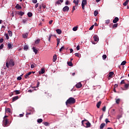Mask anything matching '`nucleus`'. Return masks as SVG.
Returning a JSON list of instances; mask_svg holds the SVG:
<instances>
[{
    "label": "nucleus",
    "mask_w": 129,
    "mask_h": 129,
    "mask_svg": "<svg viewBox=\"0 0 129 129\" xmlns=\"http://www.w3.org/2000/svg\"><path fill=\"white\" fill-rule=\"evenodd\" d=\"M76 102V100L75 98L73 97H70L67 100L66 102V105H68V104H74Z\"/></svg>",
    "instance_id": "1"
},
{
    "label": "nucleus",
    "mask_w": 129,
    "mask_h": 129,
    "mask_svg": "<svg viewBox=\"0 0 129 129\" xmlns=\"http://www.w3.org/2000/svg\"><path fill=\"white\" fill-rule=\"evenodd\" d=\"M6 67H7V68H9L10 67H14V66H15V61H14V59H11L10 60V61L9 62L7 61L6 62Z\"/></svg>",
    "instance_id": "2"
},
{
    "label": "nucleus",
    "mask_w": 129,
    "mask_h": 129,
    "mask_svg": "<svg viewBox=\"0 0 129 129\" xmlns=\"http://www.w3.org/2000/svg\"><path fill=\"white\" fill-rule=\"evenodd\" d=\"M87 5V0H83L82 2V8L83 10H85V6Z\"/></svg>",
    "instance_id": "3"
},
{
    "label": "nucleus",
    "mask_w": 129,
    "mask_h": 129,
    "mask_svg": "<svg viewBox=\"0 0 129 129\" xmlns=\"http://www.w3.org/2000/svg\"><path fill=\"white\" fill-rule=\"evenodd\" d=\"M3 124L5 126H8V124H9V120L7 118L4 119Z\"/></svg>",
    "instance_id": "4"
},
{
    "label": "nucleus",
    "mask_w": 129,
    "mask_h": 129,
    "mask_svg": "<svg viewBox=\"0 0 129 129\" xmlns=\"http://www.w3.org/2000/svg\"><path fill=\"white\" fill-rule=\"evenodd\" d=\"M114 74V73L112 72H110L109 73L108 75V78L110 79L109 78H112V76Z\"/></svg>",
    "instance_id": "5"
},
{
    "label": "nucleus",
    "mask_w": 129,
    "mask_h": 129,
    "mask_svg": "<svg viewBox=\"0 0 129 129\" xmlns=\"http://www.w3.org/2000/svg\"><path fill=\"white\" fill-rule=\"evenodd\" d=\"M45 73V69L44 68H41L40 71L39 72V75H41L42 74H44Z\"/></svg>",
    "instance_id": "6"
},
{
    "label": "nucleus",
    "mask_w": 129,
    "mask_h": 129,
    "mask_svg": "<svg viewBox=\"0 0 129 129\" xmlns=\"http://www.w3.org/2000/svg\"><path fill=\"white\" fill-rule=\"evenodd\" d=\"M62 11L65 12H68L69 11V7L68 6H65L63 8Z\"/></svg>",
    "instance_id": "7"
},
{
    "label": "nucleus",
    "mask_w": 129,
    "mask_h": 129,
    "mask_svg": "<svg viewBox=\"0 0 129 129\" xmlns=\"http://www.w3.org/2000/svg\"><path fill=\"white\" fill-rule=\"evenodd\" d=\"M32 74V72H29L28 73L26 74L25 76H24V78L25 79H27L29 78V76Z\"/></svg>",
    "instance_id": "8"
},
{
    "label": "nucleus",
    "mask_w": 129,
    "mask_h": 129,
    "mask_svg": "<svg viewBox=\"0 0 129 129\" xmlns=\"http://www.w3.org/2000/svg\"><path fill=\"white\" fill-rule=\"evenodd\" d=\"M76 87L78 89L81 88L82 87V84L81 83H79L76 85Z\"/></svg>",
    "instance_id": "9"
},
{
    "label": "nucleus",
    "mask_w": 129,
    "mask_h": 129,
    "mask_svg": "<svg viewBox=\"0 0 129 129\" xmlns=\"http://www.w3.org/2000/svg\"><path fill=\"white\" fill-rule=\"evenodd\" d=\"M119 21V19L118 17H115L114 20H113V23L114 24H116Z\"/></svg>",
    "instance_id": "10"
},
{
    "label": "nucleus",
    "mask_w": 129,
    "mask_h": 129,
    "mask_svg": "<svg viewBox=\"0 0 129 129\" xmlns=\"http://www.w3.org/2000/svg\"><path fill=\"white\" fill-rule=\"evenodd\" d=\"M93 38H94V41L95 42H98V41L99 38H98V37L97 35H94L93 36Z\"/></svg>",
    "instance_id": "11"
},
{
    "label": "nucleus",
    "mask_w": 129,
    "mask_h": 129,
    "mask_svg": "<svg viewBox=\"0 0 129 129\" xmlns=\"http://www.w3.org/2000/svg\"><path fill=\"white\" fill-rule=\"evenodd\" d=\"M10 49H13V45L11 43L8 44V49L10 50Z\"/></svg>",
    "instance_id": "12"
},
{
    "label": "nucleus",
    "mask_w": 129,
    "mask_h": 129,
    "mask_svg": "<svg viewBox=\"0 0 129 129\" xmlns=\"http://www.w3.org/2000/svg\"><path fill=\"white\" fill-rule=\"evenodd\" d=\"M18 99H19V96H15L13 97L12 101L14 102V101H16V100H18Z\"/></svg>",
    "instance_id": "13"
},
{
    "label": "nucleus",
    "mask_w": 129,
    "mask_h": 129,
    "mask_svg": "<svg viewBox=\"0 0 129 129\" xmlns=\"http://www.w3.org/2000/svg\"><path fill=\"white\" fill-rule=\"evenodd\" d=\"M63 2H64L63 0H58L55 3V5H61V3Z\"/></svg>",
    "instance_id": "14"
},
{
    "label": "nucleus",
    "mask_w": 129,
    "mask_h": 129,
    "mask_svg": "<svg viewBox=\"0 0 129 129\" xmlns=\"http://www.w3.org/2000/svg\"><path fill=\"white\" fill-rule=\"evenodd\" d=\"M74 4H75L76 7H77L78 6V4H79V0H77V1L75 0L73 1Z\"/></svg>",
    "instance_id": "15"
},
{
    "label": "nucleus",
    "mask_w": 129,
    "mask_h": 129,
    "mask_svg": "<svg viewBox=\"0 0 129 129\" xmlns=\"http://www.w3.org/2000/svg\"><path fill=\"white\" fill-rule=\"evenodd\" d=\"M33 52H34L35 54H38V50L35 47H33L32 48Z\"/></svg>",
    "instance_id": "16"
},
{
    "label": "nucleus",
    "mask_w": 129,
    "mask_h": 129,
    "mask_svg": "<svg viewBox=\"0 0 129 129\" xmlns=\"http://www.w3.org/2000/svg\"><path fill=\"white\" fill-rule=\"evenodd\" d=\"M115 100L116 104H119V103L120 102V99H115Z\"/></svg>",
    "instance_id": "17"
},
{
    "label": "nucleus",
    "mask_w": 129,
    "mask_h": 129,
    "mask_svg": "<svg viewBox=\"0 0 129 129\" xmlns=\"http://www.w3.org/2000/svg\"><path fill=\"white\" fill-rule=\"evenodd\" d=\"M56 60H57V55L54 54L53 57V62H56Z\"/></svg>",
    "instance_id": "18"
},
{
    "label": "nucleus",
    "mask_w": 129,
    "mask_h": 129,
    "mask_svg": "<svg viewBox=\"0 0 129 129\" xmlns=\"http://www.w3.org/2000/svg\"><path fill=\"white\" fill-rule=\"evenodd\" d=\"M87 121H88V122L87 123H86V124L87 125L86 127H90L91 124L88 120Z\"/></svg>",
    "instance_id": "19"
},
{
    "label": "nucleus",
    "mask_w": 129,
    "mask_h": 129,
    "mask_svg": "<svg viewBox=\"0 0 129 129\" xmlns=\"http://www.w3.org/2000/svg\"><path fill=\"white\" fill-rule=\"evenodd\" d=\"M27 16L29 18H32V17H33V13H32V12H28Z\"/></svg>",
    "instance_id": "20"
},
{
    "label": "nucleus",
    "mask_w": 129,
    "mask_h": 129,
    "mask_svg": "<svg viewBox=\"0 0 129 129\" xmlns=\"http://www.w3.org/2000/svg\"><path fill=\"white\" fill-rule=\"evenodd\" d=\"M104 126H105V123H101L100 126V129H103V127H104Z\"/></svg>",
    "instance_id": "21"
},
{
    "label": "nucleus",
    "mask_w": 129,
    "mask_h": 129,
    "mask_svg": "<svg viewBox=\"0 0 129 129\" xmlns=\"http://www.w3.org/2000/svg\"><path fill=\"white\" fill-rule=\"evenodd\" d=\"M16 9H17L18 10H20V9H22V6H20L19 4H17L16 7Z\"/></svg>",
    "instance_id": "22"
},
{
    "label": "nucleus",
    "mask_w": 129,
    "mask_h": 129,
    "mask_svg": "<svg viewBox=\"0 0 129 129\" xmlns=\"http://www.w3.org/2000/svg\"><path fill=\"white\" fill-rule=\"evenodd\" d=\"M6 112H7V113H11V108H6Z\"/></svg>",
    "instance_id": "23"
},
{
    "label": "nucleus",
    "mask_w": 129,
    "mask_h": 129,
    "mask_svg": "<svg viewBox=\"0 0 129 129\" xmlns=\"http://www.w3.org/2000/svg\"><path fill=\"white\" fill-rule=\"evenodd\" d=\"M56 32L57 34H58V35L61 34L62 33V31L60 29H56Z\"/></svg>",
    "instance_id": "24"
},
{
    "label": "nucleus",
    "mask_w": 129,
    "mask_h": 129,
    "mask_svg": "<svg viewBox=\"0 0 129 129\" xmlns=\"http://www.w3.org/2000/svg\"><path fill=\"white\" fill-rule=\"evenodd\" d=\"M101 104V101H99L97 103V108H99L100 107Z\"/></svg>",
    "instance_id": "25"
},
{
    "label": "nucleus",
    "mask_w": 129,
    "mask_h": 129,
    "mask_svg": "<svg viewBox=\"0 0 129 129\" xmlns=\"http://www.w3.org/2000/svg\"><path fill=\"white\" fill-rule=\"evenodd\" d=\"M129 0H126L125 2L123 4V6L124 7H125L128 4Z\"/></svg>",
    "instance_id": "26"
},
{
    "label": "nucleus",
    "mask_w": 129,
    "mask_h": 129,
    "mask_svg": "<svg viewBox=\"0 0 129 129\" xmlns=\"http://www.w3.org/2000/svg\"><path fill=\"white\" fill-rule=\"evenodd\" d=\"M67 64L70 67H72L73 66V63H72V61H69L67 62Z\"/></svg>",
    "instance_id": "27"
},
{
    "label": "nucleus",
    "mask_w": 129,
    "mask_h": 129,
    "mask_svg": "<svg viewBox=\"0 0 129 129\" xmlns=\"http://www.w3.org/2000/svg\"><path fill=\"white\" fill-rule=\"evenodd\" d=\"M37 122L38 123H42L43 122V119L42 118H39L37 119Z\"/></svg>",
    "instance_id": "28"
},
{
    "label": "nucleus",
    "mask_w": 129,
    "mask_h": 129,
    "mask_svg": "<svg viewBox=\"0 0 129 129\" xmlns=\"http://www.w3.org/2000/svg\"><path fill=\"white\" fill-rule=\"evenodd\" d=\"M18 15H19V16H21L22 17L24 16V15H25V13L22 11H20V12H18Z\"/></svg>",
    "instance_id": "29"
},
{
    "label": "nucleus",
    "mask_w": 129,
    "mask_h": 129,
    "mask_svg": "<svg viewBox=\"0 0 129 129\" xmlns=\"http://www.w3.org/2000/svg\"><path fill=\"white\" fill-rule=\"evenodd\" d=\"M27 37L28 33L23 34V38H24V39H27Z\"/></svg>",
    "instance_id": "30"
},
{
    "label": "nucleus",
    "mask_w": 129,
    "mask_h": 129,
    "mask_svg": "<svg viewBox=\"0 0 129 129\" xmlns=\"http://www.w3.org/2000/svg\"><path fill=\"white\" fill-rule=\"evenodd\" d=\"M94 15L95 17H96L98 15V11H95L94 12Z\"/></svg>",
    "instance_id": "31"
},
{
    "label": "nucleus",
    "mask_w": 129,
    "mask_h": 129,
    "mask_svg": "<svg viewBox=\"0 0 129 129\" xmlns=\"http://www.w3.org/2000/svg\"><path fill=\"white\" fill-rule=\"evenodd\" d=\"M8 34H9L10 37H12V36H13V32L12 31H9Z\"/></svg>",
    "instance_id": "32"
},
{
    "label": "nucleus",
    "mask_w": 129,
    "mask_h": 129,
    "mask_svg": "<svg viewBox=\"0 0 129 129\" xmlns=\"http://www.w3.org/2000/svg\"><path fill=\"white\" fill-rule=\"evenodd\" d=\"M40 39H37V40L35 41V44H36V45L38 44H39V43H40Z\"/></svg>",
    "instance_id": "33"
},
{
    "label": "nucleus",
    "mask_w": 129,
    "mask_h": 129,
    "mask_svg": "<svg viewBox=\"0 0 129 129\" xmlns=\"http://www.w3.org/2000/svg\"><path fill=\"white\" fill-rule=\"evenodd\" d=\"M118 25V24L117 23L114 24L112 26L113 29H114V28H117Z\"/></svg>",
    "instance_id": "34"
},
{
    "label": "nucleus",
    "mask_w": 129,
    "mask_h": 129,
    "mask_svg": "<svg viewBox=\"0 0 129 129\" xmlns=\"http://www.w3.org/2000/svg\"><path fill=\"white\" fill-rule=\"evenodd\" d=\"M77 29H78V27H75L73 28V30L74 31V32H76V31L77 30Z\"/></svg>",
    "instance_id": "35"
},
{
    "label": "nucleus",
    "mask_w": 129,
    "mask_h": 129,
    "mask_svg": "<svg viewBox=\"0 0 129 129\" xmlns=\"http://www.w3.org/2000/svg\"><path fill=\"white\" fill-rule=\"evenodd\" d=\"M126 64V61L124 60L121 63V66L125 65Z\"/></svg>",
    "instance_id": "36"
},
{
    "label": "nucleus",
    "mask_w": 129,
    "mask_h": 129,
    "mask_svg": "<svg viewBox=\"0 0 129 129\" xmlns=\"http://www.w3.org/2000/svg\"><path fill=\"white\" fill-rule=\"evenodd\" d=\"M22 76L23 75H21L20 76L17 77V80H22Z\"/></svg>",
    "instance_id": "37"
},
{
    "label": "nucleus",
    "mask_w": 129,
    "mask_h": 129,
    "mask_svg": "<svg viewBox=\"0 0 129 129\" xmlns=\"http://www.w3.org/2000/svg\"><path fill=\"white\" fill-rule=\"evenodd\" d=\"M56 41L57 42V46H58V45H59V44H60V39L57 38Z\"/></svg>",
    "instance_id": "38"
},
{
    "label": "nucleus",
    "mask_w": 129,
    "mask_h": 129,
    "mask_svg": "<svg viewBox=\"0 0 129 129\" xmlns=\"http://www.w3.org/2000/svg\"><path fill=\"white\" fill-rule=\"evenodd\" d=\"M14 92H15L16 95L20 94V91L19 90H15Z\"/></svg>",
    "instance_id": "39"
},
{
    "label": "nucleus",
    "mask_w": 129,
    "mask_h": 129,
    "mask_svg": "<svg viewBox=\"0 0 129 129\" xmlns=\"http://www.w3.org/2000/svg\"><path fill=\"white\" fill-rule=\"evenodd\" d=\"M107 57V56L105 54H103L102 55V58H103V60H105V59H106Z\"/></svg>",
    "instance_id": "40"
},
{
    "label": "nucleus",
    "mask_w": 129,
    "mask_h": 129,
    "mask_svg": "<svg viewBox=\"0 0 129 129\" xmlns=\"http://www.w3.org/2000/svg\"><path fill=\"white\" fill-rule=\"evenodd\" d=\"M35 66H37V65H36V64H35V63L31 64V68L32 69H34V68L35 67Z\"/></svg>",
    "instance_id": "41"
},
{
    "label": "nucleus",
    "mask_w": 129,
    "mask_h": 129,
    "mask_svg": "<svg viewBox=\"0 0 129 129\" xmlns=\"http://www.w3.org/2000/svg\"><path fill=\"white\" fill-rule=\"evenodd\" d=\"M28 49H29V47L28 46V45H25L24 47V50H28Z\"/></svg>",
    "instance_id": "42"
},
{
    "label": "nucleus",
    "mask_w": 129,
    "mask_h": 129,
    "mask_svg": "<svg viewBox=\"0 0 129 129\" xmlns=\"http://www.w3.org/2000/svg\"><path fill=\"white\" fill-rule=\"evenodd\" d=\"M5 36H6V38L7 40H9V39H10V37H9V34H5Z\"/></svg>",
    "instance_id": "43"
},
{
    "label": "nucleus",
    "mask_w": 129,
    "mask_h": 129,
    "mask_svg": "<svg viewBox=\"0 0 129 129\" xmlns=\"http://www.w3.org/2000/svg\"><path fill=\"white\" fill-rule=\"evenodd\" d=\"M31 114H32V113H31V112L27 113L26 114V117H29V115H30Z\"/></svg>",
    "instance_id": "44"
},
{
    "label": "nucleus",
    "mask_w": 129,
    "mask_h": 129,
    "mask_svg": "<svg viewBox=\"0 0 129 129\" xmlns=\"http://www.w3.org/2000/svg\"><path fill=\"white\" fill-rule=\"evenodd\" d=\"M52 36H53V35L52 34H50L49 36V38H48V41L49 42H51V38H52Z\"/></svg>",
    "instance_id": "45"
},
{
    "label": "nucleus",
    "mask_w": 129,
    "mask_h": 129,
    "mask_svg": "<svg viewBox=\"0 0 129 129\" xmlns=\"http://www.w3.org/2000/svg\"><path fill=\"white\" fill-rule=\"evenodd\" d=\"M129 84H125L124 88H126V89H127L128 88Z\"/></svg>",
    "instance_id": "46"
},
{
    "label": "nucleus",
    "mask_w": 129,
    "mask_h": 129,
    "mask_svg": "<svg viewBox=\"0 0 129 129\" xmlns=\"http://www.w3.org/2000/svg\"><path fill=\"white\" fill-rule=\"evenodd\" d=\"M64 49H65V47L64 46H62L59 49V52H61L62 50H64Z\"/></svg>",
    "instance_id": "47"
},
{
    "label": "nucleus",
    "mask_w": 129,
    "mask_h": 129,
    "mask_svg": "<svg viewBox=\"0 0 129 129\" xmlns=\"http://www.w3.org/2000/svg\"><path fill=\"white\" fill-rule=\"evenodd\" d=\"M105 24H110V20H106Z\"/></svg>",
    "instance_id": "48"
},
{
    "label": "nucleus",
    "mask_w": 129,
    "mask_h": 129,
    "mask_svg": "<svg viewBox=\"0 0 129 129\" xmlns=\"http://www.w3.org/2000/svg\"><path fill=\"white\" fill-rule=\"evenodd\" d=\"M43 124L44 125H46V126H48V125H49V123L47 122H44Z\"/></svg>",
    "instance_id": "49"
},
{
    "label": "nucleus",
    "mask_w": 129,
    "mask_h": 129,
    "mask_svg": "<svg viewBox=\"0 0 129 129\" xmlns=\"http://www.w3.org/2000/svg\"><path fill=\"white\" fill-rule=\"evenodd\" d=\"M27 22V19H23L22 20V23L23 24H26V22Z\"/></svg>",
    "instance_id": "50"
},
{
    "label": "nucleus",
    "mask_w": 129,
    "mask_h": 129,
    "mask_svg": "<svg viewBox=\"0 0 129 129\" xmlns=\"http://www.w3.org/2000/svg\"><path fill=\"white\" fill-rule=\"evenodd\" d=\"M41 7L43 9H46V5H45V4H41Z\"/></svg>",
    "instance_id": "51"
},
{
    "label": "nucleus",
    "mask_w": 129,
    "mask_h": 129,
    "mask_svg": "<svg viewBox=\"0 0 129 129\" xmlns=\"http://www.w3.org/2000/svg\"><path fill=\"white\" fill-rule=\"evenodd\" d=\"M122 117V115H118L117 118V119H119Z\"/></svg>",
    "instance_id": "52"
},
{
    "label": "nucleus",
    "mask_w": 129,
    "mask_h": 129,
    "mask_svg": "<svg viewBox=\"0 0 129 129\" xmlns=\"http://www.w3.org/2000/svg\"><path fill=\"white\" fill-rule=\"evenodd\" d=\"M93 28H94V25H92L89 28L90 31H91V30H93Z\"/></svg>",
    "instance_id": "53"
},
{
    "label": "nucleus",
    "mask_w": 129,
    "mask_h": 129,
    "mask_svg": "<svg viewBox=\"0 0 129 129\" xmlns=\"http://www.w3.org/2000/svg\"><path fill=\"white\" fill-rule=\"evenodd\" d=\"M33 4H37L38 3V1L37 0H32Z\"/></svg>",
    "instance_id": "54"
},
{
    "label": "nucleus",
    "mask_w": 129,
    "mask_h": 129,
    "mask_svg": "<svg viewBox=\"0 0 129 129\" xmlns=\"http://www.w3.org/2000/svg\"><path fill=\"white\" fill-rule=\"evenodd\" d=\"M105 122L106 123H108V122H110V121L108 120V118H106L105 119Z\"/></svg>",
    "instance_id": "55"
},
{
    "label": "nucleus",
    "mask_w": 129,
    "mask_h": 129,
    "mask_svg": "<svg viewBox=\"0 0 129 129\" xmlns=\"http://www.w3.org/2000/svg\"><path fill=\"white\" fill-rule=\"evenodd\" d=\"M106 107L105 106H104L103 108H102V110H103V111H105V110H106Z\"/></svg>",
    "instance_id": "56"
},
{
    "label": "nucleus",
    "mask_w": 129,
    "mask_h": 129,
    "mask_svg": "<svg viewBox=\"0 0 129 129\" xmlns=\"http://www.w3.org/2000/svg\"><path fill=\"white\" fill-rule=\"evenodd\" d=\"M4 48V44H2L0 46V50H2Z\"/></svg>",
    "instance_id": "57"
},
{
    "label": "nucleus",
    "mask_w": 129,
    "mask_h": 129,
    "mask_svg": "<svg viewBox=\"0 0 129 129\" xmlns=\"http://www.w3.org/2000/svg\"><path fill=\"white\" fill-rule=\"evenodd\" d=\"M77 50L78 51L79 50H80V45H78L77 46Z\"/></svg>",
    "instance_id": "58"
},
{
    "label": "nucleus",
    "mask_w": 129,
    "mask_h": 129,
    "mask_svg": "<svg viewBox=\"0 0 129 129\" xmlns=\"http://www.w3.org/2000/svg\"><path fill=\"white\" fill-rule=\"evenodd\" d=\"M75 56H76V57H80V56H79V53H76L75 54Z\"/></svg>",
    "instance_id": "59"
},
{
    "label": "nucleus",
    "mask_w": 129,
    "mask_h": 129,
    "mask_svg": "<svg viewBox=\"0 0 129 129\" xmlns=\"http://www.w3.org/2000/svg\"><path fill=\"white\" fill-rule=\"evenodd\" d=\"M69 4H70V2H69V1H67L66 2V6H68V5H69Z\"/></svg>",
    "instance_id": "60"
},
{
    "label": "nucleus",
    "mask_w": 129,
    "mask_h": 129,
    "mask_svg": "<svg viewBox=\"0 0 129 129\" xmlns=\"http://www.w3.org/2000/svg\"><path fill=\"white\" fill-rule=\"evenodd\" d=\"M124 83H125L124 82V80H122L120 82V84H124Z\"/></svg>",
    "instance_id": "61"
},
{
    "label": "nucleus",
    "mask_w": 129,
    "mask_h": 129,
    "mask_svg": "<svg viewBox=\"0 0 129 129\" xmlns=\"http://www.w3.org/2000/svg\"><path fill=\"white\" fill-rule=\"evenodd\" d=\"M3 42H4V38H1V39H0V44H1V43H3Z\"/></svg>",
    "instance_id": "62"
},
{
    "label": "nucleus",
    "mask_w": 129,
    "mask_h": 129,
    "mask_svg": "<svg viewBox=\"0 0 129 129\" xmlns=\"http://www.w3.org/2000/svg\"><path fill=\"white\" fill-rule=\"evenodd\" d=\"M38 7H39V3H37L35 5V9H37V8H38Z\"/></svg>",
    "instance_id": "63"
},
{
    "label": "nucleus",
    "mask_w": 129,
    "mask_h": 129,
    "mask_svg": "<svg viewBox=\"0 0 129 129\" xmlns=\"http://www.w3.org/2000/svg\"><path fill=\"white\" fill-rule=\"evenodd\" d=\"M39 86H40V83H39V82H37V86H36V87H39Z\"/></svg>",
    "instance_id": "64"
}]
</instances>
